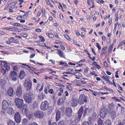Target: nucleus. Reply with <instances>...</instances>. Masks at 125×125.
Listing matches in <instances>:
<instances>
[{
    "mask_svg": "<svg viewBox=\"0 0 125 125\" xmlns=\"http://www.w3.org/2000/svg\"><path fill=\"white\" fill-rule=\"evenodd\" d=\"M34 94L32 91H30L23 94V98L25 102L28 104L31 103L34 99Z\"/></svg>",
    "mask_w": 125,
    "mask_h": 125,
    "instance_id": "obj_1",
    "label": "nucleus"
},
{
    "mask_svg": "<svg viewBox=\"0 0 125 125\" xmlns=\"http://www.w3.org/2000/svg\"><path fill=\"white\" fill-rule=\"evenodd\" d=\"M14 102L18 108H21L23 106L24 101L22 99L16 98H15Z\"/></svg>",
    "mask_w": 125,
    "mask_h": 125,
    "instance_id": "obj_2",
    "label": "nucleus"
},
{
    "mask_svg": "<svg viewBox=\"0 0 125 125\" xmlns=\"http://www.w3.org/2000/svg\"><path fill=\"white\" fill-rule=\"evenodd\" d=\"M83 110V107H81L78 110L77 114L74 115L75 121L79 122L81 120Z\"/></svg>",
    "mask_w": 125,
    "mask_h": 125,
    "instance_id": "obj_3",
    "label": "nucleus"
},
{
    "mask_svg": "<svg viewBox=\"0 0 125 125\" xmlns=\"http://www.w3.org/2000/svg\"><path fill=\"white\" fill-rule=\"evenodd\" d=\"M25 88L27 91H28L31 90L32 86V82L30 80H26L23 84Z\"/></svg>",
    "mask_w": 125,
    "mask_h": 125,
    "instance_id": "obj_4",
    "label": "nucleus"
},
{
    "mask_svg": "<svg viewBox=\"0 0 125 125\" xmlns=\"http://www.w3.org/2000/svg\"><path fill=\"white\" fill-rule=\"evenodd\" d=\"M87 97L84 95L82 94L80 96L78 100V103L80 105L83 104L84 103H87Z\"/></svg>",
    "mask_w": 125,
    "mask_h": 125,
    "instance_id": "obj_5",
    "label": "nucleus"
},
{
    "mask_svg": "<svg viewBox=\"0 0 125 125\" xmlns=\"http://www.w3.org/2000/svg\"><path fill=\"white\" fill-rule=\"evenodd\" d=\"M49 106L48 102L47 101H45L44 102H42V103L40 106V108L42 110L45 111L48 109Z\"/></svg>",
    "mask_w": 125,
    "mask_h": 125,
    "instance_id": "obj_6",
    "label": "nucleus"
},
{
    "mask_svg": "<svg viewBox=\"0 0 125 125\" xmlns=\"http://www.w3.org/2000/svg\"><path fill=\"white\" fill-rule=\"evenodd\" d=\"M34 116L39 118H42L44 116L43 112L40 110L36 111L34 113Z\"/></svg>",
    "mask_w": 125,
    "mask_h": 125,
    "instance_id": "obj_7",
    "label": "nucleus"
},
{
    "mask_svg": "<svg viewBox=\"0 0 125 125\" xmlns=\"http://www.w3.org/2000/svg\"><path fill=\"white\" fill-rule=\"evenodd\" d=\"M9 104L8 101L6 100H4L2 103V108L3 110L5 111L9 107Z\"/></svg>",
    "mask_w": 125,
    "mask_h": 125,
    "instance_id": "obj_8",
    "label": "nucleus"
},
{
    "mask_svg": "<svg viewBox=\"0 0 125 125\" xmlns=\"http://www.w3.org/2000/svg\"><path fill=\"white\" fill-rule=\"evenodd\" d=\"M107 109L105 108L104 107L100 110V116L102 118H104L107 113Z\"/></svg>",
    "mask_w": 125,
    "mask_h": 125,
    "instance_id": "obj_9",
    "label": "nucleus"
},
{
    "mask_svg": "<svg viewBox=\"0 0 125 125\" xmlns=\"http://www.w3.org/2000/svg\"><path fill=\"white\" fill-rule=\"evenodd\" d=\"M6 42L8 44H10L13 43L18 44L19 41L18 39H15L14 38L11 37L8 39Z\"/></svg>",
    "mask_w": 125,
    "mask_h": 125,
    "instance_id": "obj_10",
    "label": "nucleus"
},
{
    "mask_svg": "<svg viewBox=\"0 0 125 125\" xmlns=\"http://www.w3.org/2000/svg\"><path fill=\"white\" fill-rule=\"evenodd\" d=\"M9 77L13 81H16L17 80V74L15 71H12L9 75Z\"/></svg>",
    "mask_w": 125,
    "mask_h": 125,
    "instance_id": "obj_11",
    "label": "nucleus"
},
{
    "mask_svg": "<svg viewBox=\"0 0 125 125\" xmlns=\"http://www.w3.org/2000/svg\"><path fill=\"white\" fill-rule=\"evenodd\" d=\"M16 95L18 97H20L22 94V86L20 85L17 88L16 92Z\"/></svg>",
    "mask_w": 125,
    "mask_h": 125,
    "instance_id": "obj_12",
    "label": "nucleus"
},
{
    "mask_svg": "<svg viewBox=\"0 0 125 125\" xmlns=\"http://www.w3.org/2000/svg\"><path fill=\"white\" fill-rule=\"evenodd\" d=\"M15 120L16 123H20L21 122V115L19 112H17L14 115Z\"/></svg>",
    "mask_w": 125,
    "mask_h": 125,
    "instance_id": "obj_13",
    "label": "nucleus"
},
{
    "mask_svg": "<svg viewBox=\"0 0 125 125\" xmlns=\"http://www.w3.org/2000/svg\"><path fill=\"white\" fill-rule=\"evenodd\" d=\"M78 99L76 97L73 98L72 99L71 105L72 107H74L76 106L78 104Z\"/></svg>",
    "mask_w": 125,
    "mask_h": 125,
    "instance_id": "obj_14",
    "label": "nucleus"
},
{
    "mask_svg": "<svg viewBox=\"0 0 125 125\" xmlns=\"http://www.w3.org/2000/svg\"><path fill=\"white\" fill-rule=\"evenodd\" d=\"M119 10H118L115 14V20L117 21L119 19H121L123 16L122 13H119Z\"/></svg>",
    "mask_w": 125,
    "mask_h": 125,
    "instance_id": "obj_15",
    "label": "nucleus"
},
{
    "mask_svg": "<svg viewBox=\"0 0 125 125\" xmlns=\"http://www.w3.org/2000/svg\"><path fill=\"white\" fill-rule=\"evenodd\" d=\"M8 95L12 97L14 95V90L12 87H10L7 91Z\"/></svg>",
    "mask_w": 125,
    "mask_h": 125,
    "instance_id": "obj_16",
    "label": "nucleus"
},
{
    "mask_svg": "<svg viewBox=\"0 0 125 125\" xmlns=\"http://www.w3.org/2000/svg\"><path fill=\"white\" fill-rule=\"evenodd\" d=\"M72 109L70 107H67L66 108V114L68 117L71 116L72 113Z\"/></svg>",
    "mask_w": 125,
    "mask_h": 125,
    "instance_id": "obj_17",
    "label": "nucleus"
},
{
    "mask_svg": "<svg viewBox=\"0 0 125 125\" xmlns=\"http://www.w3.org/2000/svg\"><path fill=\"white\" fill-rule=\"evenodd\" d=\"M7 113L9 115H12L14 113L15 111L12 107H10L8 109Z\"/></svg>",
    "mask_w": 125,
    "mask_h": 125,
    "instance_id": "obj_18",
    "label": "nucleus"
},
{
    "mask_svg": "<svg viewBox=\"0 0 125 125\" xmlns=\"http://www.w3.org/2000/svg\"><path fill=\"white\" fill-rule=\"evenodd\" d=\"M6 84V81L2 79H0V86L2 88L4 89Z\"/></svg>",
    "mask_w": 125,
    "mask_h": 125,
    "instance_id": "obj_19",
    "label": "nucleus"
},
{
    "mask_svg": "<svg viewBox=\"0 0 125 125\" xmlns=\"http://www.w3.org/2000/svg\"><path fill=\"white\" fill-rule=\"evenodd\" d=\"M38 98L39 100H42L44 98H46L45 95L42 92L38 94Z\"/></svg>",
    "mask_w": 125,
    "mask_h": 125,
    "instance_id": "obj_20",
    "label": "nucleus"
},
{
    "mask_svg": "<svg viewBox=\"0 0 125 125\" xmlns=\"http://www.w3.org/2000/svg\"><path fill=\"white\" fill-rule=\"evenodd\" d=\"M23 108L22 110V111L23 114H28L27 112V111L28 110H27V105L26 104H25L23 105Z\"/></svg>",
    "mask_w": 125,
    "mask_h": 125,
    "instance_id": "obj_21",
    "label": "nucleus"
},
{
    "mask_svg": "<svg viewBox=\"0 0 125 125\" xmlns=\"http://www.w3.org/2000/svg\"><path fill=\"white\" fill-rule=\"evenodd\" d=\"M108 110H115V107L113 103H112L111 104H109L108 105Z\"/></svg>",
    "mask_w": 125,
    "mask_h": 125,
    "instance_id": "obj_22",
    "label": "nucleus"
},
{
    "mask_svg": "<svg viewBox=\"0 0 125 125\" xmlns=\"http://www.w3.org/2000/svg\"><path fill=\"white\" fill-rule=\"evenodd\" d=\"M25 75V72L24 71H21L19 75V77L20 79H23Z\"/></svg>",
    "mask_w": 125,
    "mask_h": 125,
    "instance_id": "obj_23",
    "label": "nucleus"
},
{
    "mask_svg": "<svg viewBox=\"0 0 125 125\" xmlns=\"http://www.w3.org/2000/svg\"><path fill=\"white\" fill-rule=\"evenodd\" d=\"M26 116L29 120H32L33 119V114L31 113H29L27 114Z\"/></svg>",
    "mask_w": 125,
    "mask_h": 125,
    "instance_id": "obj_24",
    "label": "nucleus"
},
{
    "mask_svg": "<svg viewBox=\"0 0 125 125\" xmlns=\"http://www.w3.org/2000/svg\"><path fill=\"white\" fill-rule=\"evenodd\" d=\"M19 30V29L16 27L12 26L9 27V30L11 31H17Z\"/></svg>",
    "mask_w": 125,
    "mask_h": 125,
    "instance_id": "obj_25",
    "label": "nucleus"
},
{
    "mask_svg": "<svg viewBox=\"0 0 125 125\" xmlns=\"http://www.w3.org/2000/svg\"><path fill=\"white\" fill-rule=\"evenodd\" d=\"M43 89L42 85H41V84H38L36 88V90L37 91H39V92H41Z\"/></svg>",
    "mask_w": 125,
    "mask_h": 125,
    "instance_id": "obj_26",
    "label": "nucleus"
},
{
    "mask_svg": "<svg viewBox=\"0 0 125 125\" xmlns=\"http://www.w3.org/2000/svg\"><path fill=\"white\" fill-rule=\"evenodd\" d=\"M57 53L59 55V56L61 58H64V53L60 50L57 49Z\"/></svg>",
    "mask_w": 125,
    "mask_h": 125,
    "instance_id": "obj_27",
    "label": "nucleus"
},
{
    "mask_svg": "<svg viewBox=\"0 0 125 125\" xmlns=\"http://www.w3.org/2000/svg\"><path fill=\"white\" fill-rule=\"evenodd\" d=\"M90 112L89 109L88 108H86L85 109L83 115L84 116H85L88 115Z\"/></svg>",
    "mask_w": 125,
    "mask_h": 125,
    "instance_id": "obj_28",
    "label": "nucleus"
},
{
    "mask_svg": "<svg viewBox=\"0 0 125 125\" xmlns=\"http://www.w3.org/2000/svg\"><path fill=\"white\" fill-rule=\"evenodd\" d=\"M67 71L68 72H64L63 74H72L73 75V72L74 71V70L73 69L70 68L68 69Z\"/></svg>",
    "mask_w": 125,
    "mask_h": 125,
    "instance_id": "obj_29",
    "label": "nucleus"
},
{
    "mask_svg": "<svg viewBox=\"0 0 125 125\" xmlns=\"http://www.w3.org/2000/svg\"><path fill=\"white\" fill-rule=\"evenodd\" d=\"M64 102L62 98H59L57 101L58 104L59 105H62L64 103Z\"/></svg>",
    "mask_w": 125,
    "mask_h": 125,
    "instance_id": "obj_30",
    "label": "nucleus"
},
{
    "mask_svg": "<svg viewBox=\"0 0 125 125\" xmlns=\"http://www.w3.org/2000/svg\"><path fill=\"white\" fill-rule=\"evenodd\" d=\"M29 12L28 11L25 12L24 14L22 16V17L24 19L29 18L30 16V14H29Z\"/></svg>",
    "mask_w": 125,
    "mask_h": 125,
    "instance_id": "obj_31",
    "label": "nucleus"
},
{
    "mask_svg": "<svg viewBox=\"0 0 125 125\" xmlns=\"http://www.w3.org/2000/svg\"><path fill=\"white\" fill-rule=\"evenodd\" d=\"M77 83L82 84H85L86 83V82L85 81V79L83 78H82L80 80L77 81Z\"/></svg>",
    "mask_w": 125,
    "mask_h": 125,
    "instance_id": "obj_32",
    "label": "nucleus"
},
{
    "mask_svg": "<svg viewBox=\"0 0 125 125\" xmlns=\"http://www.w3.org/2000/svg\"><path fill=\"white\" fill-rule=\"evenodd\" d=\"M61 114L60 112H57L56 113V121H58L61 117Z\"/></svg>",
    "mask_w": 125,
    "mask_h": 125,
    "instance_id": "obj_33",
    "label": "nucleus"
},
{
    "mask_svg": "<svg viewBox=\"0 0 125 125\" xmlns=\"http://www.w3.org/2000/svg\"><path fill=\"white\" fill-rule=\"evenodd\" d=\"M102 78L103 79H105V81L108 79H110L111 78V77L107 75L106 73H104V74L103 75V76H102Z\"/></svg>",
    "mask_w": 125,
    "mask_h": 125,
    "instance_id": "obj_34",
    "label": "nucleus"
},
{
    "mask_svg": "<svg viewBox=\"0 0 125 125\" xmlns=\"http://www.w3.org/2000/svg\"><path fill=\"white\" fill-rule=\"evenodd\" d=\"M103 125H111V121L109 119L106 120L104 122Z\"/></svg>",
    "mask_w": 125,
    "mask_h": 125,
    "instance_id": "obj_35",
    "label": "nucleus"
},
{
    "mask_svg": "<svg viewBox=\"0 0 125 125\" xmlns=\"http://www.w3.org/2000/svg\"><path fill=\"white\" fill-rule=\"evenodd\" d=\"M64 107L63 106H62L59 108L57 111L60 112V113L62 114L64 112Z\"/></svg>",
    "mask_w": 125,
    "mask_h": 125,
    "instance_id": "obj_36",
    "label": "nucleus"
},
{
    "mask_svg": "<svg viewBox=\"0 0 125 125\" xmlns=\"http://www.w3.org/2000/svg\"><path fill=\"white\" fill-rule=\"evenodd\" d=\"M50 86L48 85L47 86H45L44 89V92L46 94H47L48 93V88Z\"/></svg>",
    "mask_w": 125,
    "mask_h": 125,
    "instance_id": "obj_37",
    "label": "nucleus"
},
{
    "mask_svg": "<svg viewBox=\"0 0 125 125\" xmlns=\"http://www.w3.org/2000/svg\"><path fill=\"white\" fill-rule=\"evenodd\" d=\"M8 125H15V123L11 120L10 119L8 121Z\"/></svg>",
    "mask_w": 125,
    "mask_h": 125,
    "instance_id": "obj_38",
    "label": "nucleus"
},
{
    "mask_svg": "<svg viewBox=\"0 0 125 125\" xmlns=\"http://www.w3.org/2000/svg\"><path fill=\"white\" fill-rule=\"evenodd\" d=\"M63 93V89L61 87L59 88V92L58 93V96H61L62 94Z\"/></svg>",
    "mask_w": 125,
    "mask_h": 125,
    "instance_id": "obj_39",
    "label": "nucleus"
},
{
    "mask_svg": "<svg viewBox=\"0 0 125 125\" xmlns=\"http://www.w3.org/2000/svg\"><path fill=\"white\" fill-rule=\"evenodd\" d=\"M60 64L63 65L64 67H67L68 66V64L66 62L62 61H61L60 62Z\"/></svg>",
    "mask_w": 125,
    "mask_h": 125,
    "instance_id": "obj_40",
    "label": "nucleus"
},
{
    "mask_svg": "<svg viewBox=\"0 0 125 125\" xmlns=\"http://www.w3.org/2000/svg\"><path fill=\"white\" fill-rule=\"evenodd\" d=\"M4 67L6 68V70L7 71H8L10 69V66L8 65L7 63H6L4 64Z\"/></svg>",
    "mask_w": 125,
    "mask_h": 125,
    "instance_id": "obj_41",
    "label": "nucleus"
},
{
    "mask_svg": "<svg viewBox=\"0 0 125 125\" xmlns=\"http://www.w3.org/2000/svg\"><path fill=\"white\" fill-rule=\"evenodd\" d=\"M39 38V39L41 42H45V39L44 37L40 35L38 37Z\"/></svg>",
    "mask_w": 125,
    "mask_h": 125,
    "instance_id": "obj_42",
    "label": "nucleus"
},
{
    "mask_svg": "<svg viewBox=\"0 0 125 125\" xmlns=\"http://www.w3.org/2000/svg\"><path fill=\"white\" fill-rule=\"evenodd\" d=\"M33 106L34 108L37 107L38 105V103L37 101H34L33 103Z\"/></svg>",
    "mask_w": 125,
    "mask_h": 125,
    "instance_id": "obj_43",
    "label": "nucleus"
},
{
    "mask_svg": "<svg viewBox=\"0 0 125 125\" xmlns=\"http://www.w3.org/2000/svg\"><path fill=\"white\" fill-rule=\"evenodd\" d=\"M50 86H49L48 88V93L51 94H53L54 93L53 89H50Z\"/></svg>",
    "mask_w": 125,
    "mask_h": 125,
    "instance_id": "obj_44",
    "label": "nucleus"
},
{
    "mask_svg": "<svg viewBox=\"0 0 125 125\" xmlns=\"http://www.w3.org/2000/svg\"><path fill=\"white\" fill-rule=\"evenodd\" d=\"M27 122V120L26 118H24L23 119L22 122V124L24 125H26Z\"/></svg>",
    "mask_w": 125,
    "mask_h": 125,
    "instance_id": "obj_45",
    "label": "nucleus"
},
{
    "mask_svg": "<svg viewBox=\"0 0 125 125\" xmlns=\"http://www.w3.org/2000/svg\"><path fill=\"white\" fill-rule=\"evenodd\" d=\"M113 44L109 46V47L108 49V53H110L111 52L113 49Z\"/></svg>",
    "mask_w": 125,
    "mask_h": 125,
    "instance_id": "obj_46",
    "label": "nucleus"
},
{
    "mask_svg": "<svg viewBox=\"0 0 125 125\" xmlns=\"http://www.w3.org/2000/svg\"><path fill=\"white\" fill-rule=\"evenodd\" d=\"M90 90L92 92L93 94L95 96L99 95V92H95L94 91H93L92 90Z\"/></svg>",
    "mask_w": 125,
    "mask_h": 125,
    "instance_id": "obj_47",
    "label": "nucleus"
},
{
    "mask_svg": "<svg viewBox=\"0 0 125 125\" xmlns=\"http://www.w3.org/2000/svg\"><path fill=\"white\" fill-rule=\"evenodd\" d=\"M46 35L49 38H53L54 37V35L52 34L47 33L46 34Z\"/></svg>",
    "mask_w": 125,
    "mask_h": 125,
    "instance_id": "obj_48",
    "label": "nucleus"
},
{
    "mask_svg": "<svg viewBox=\"0 0 125 125\" xmlns=\"http://www.w3.org/2000/svg\"><path fill=\"white\" fill-rule=\"evenodd\" d=\"M103 123L102 120L100 118L97 121L98 125H102Z\"/></svg>",
    "mask_w": 125,
    "mask_h": 125,
    "instance_id": "obj_49",
    "label": "nucleus"
},
{
    "mask_svg": "<svg viewBox=\"0 0 125 125\" xmlns=\"http://www.w3.org/2000/svg\"><path fill=\"white\" fill-rule=\"evenodd\" d=\"M73 73V75L78 76H81L82 75L81 73L79 72H74Z\"/></svg>",
    "mask_w": 125,
    "mask_h": 125,
    "instance_id": "obj_50",
    "label": "nucleus"
},
{
    "mask_svg": "<svg viewBox=\"0 0 125 125\" xmlns=\"http://www.w3.org/2000/svg\"><path fill=\"white\" fill-rule=\"evenodd\" d=\"M107 48V47L106 46L105 47H104L102 49V50L101 51V55H102L104 53V52L106 50Z\"/></svg>",
    "mask_w": 125,
    "mask_h": 125,
    "instance_id": "obj_51",
    "label": "nucleus"
},
{
    "mask_svg": "<svg viewBox=\"0 0 125 125\" xmlns=\"http://www.w3.org/2000/svg\"><path fill=\"white\" fill-rule=\"evenodd\" d=\"M66 88L70 91H72L73 90V89L72 86L69 84L68 85H66Z\"/></svg>",
    "mask_w": 125,
    "mask_h": 125,
    "instance_id": "obj_52",
    "label": "nucleus"
},
{
    "mask_svg": "<svg viewBox=\"0 0 125 125\" xmlns=\"http://www.w3.org/2000/svg\"><path fill=\"white\" fill-rule=\"evenodd\" d=\"M6 71L4 69L2 68L1 70V73L2 74L4 75L5 74Z\"/></svg>",
    "mask_w": 125,
    "mask_h": 125,
    "instance_id": "obj_53",
    "label": "nucleus"
},
{
    "mask_svg": "<svg viewBox=\"0 0 125 125\" xmlns=\"http://www.w3.org/2000/svg\"><path fill=\"white\" fill-rule=\"evenodd\" d=\"M108 112L111 115L112 114H113V113H116V112L115 110H108Z\"/></svg>",
    "mask_w": 125,
    "mask_h": 125,
    "instance_id": "obj_54",
    "label": "nucleus"
},
{
    "mask_svg": "<svg viewBox=\"0 0 125 125\" xmlns=\"http://www.w3.org/2000/svg\"><path fill=\"white\" fill-rule=\"evenodd\" d=\"M63 36L65 38L69 41H70L71 40L70 37L68 35L66 34H64Z\"/></svg>",
    "mask_w": 125,
    "mask_h": 125,
    "instance_id": "obj_55",
    "label": "nucleus"
},
{
    "mask_svg": "<svg viewBox=\"0 0 125 125\" xmlns=\"http://www.w3.org/2000/svg\"><path fill=\"white\" fill-rule=\"evenodd\" d=\"M58 125H65L64 121L63 120L60 121L58 123Z\"/></svg>",
    "mask_w": 125,
    "mask_h": 125,
    "instance_id": "obj_56",
    "label": "nucleus"
},
{
    "mask_svg": "<svg viewBox=\"0 0 125 125\" xmlns=\"http://www.w3.org/2000/svg\"><path fill=\"white\" fill-rule=\"evenodd\" d=\"M53 33L56 38H58V39L60 38V37L59 36V34L58 33H57L56 32L54 31L53 32Z\"/></svg>",
    "mask_w": 125,
    "mask_h": 125,
    "instance_id": "obj_57",
    "label": "nucleus"
},
{
    "mask_svg": "<svg viewBox=\"0 0 125 125\" xmlns=\"http://www.w3.org/2000/svg\"><path fill=\"white\" fill-rule=\"evenodd\" d=\"M124 41H122L121 42H120L119 43L117 47V48L118 49H119L121 46L123 45V44L124 43Z\"/></svg>",
    "mask_w": 125,
    "mask_h": 125,
    "instance_id": "obj_58",
    "label": "nucleus"
},
{
    "mask_svg": "<svg viewBox=\"0 0 125 125\" xmlns=\"http://www.w3.org/2000/svg\"><path fill=\"white\" fill-rule=\"evenodd\" d=\"M109 93L108 92H99V95H103L104 94H106V95L108 94Z\"/></svg>",
    "mask_w": 125,
    "mask_h": 125,
    "instance_id": "obj_59",
    "label": "nucleus"
},
{
    "mask_svg": "<svg viewBox=\"0 0 125 125\" xmlns=\"http://www.w3.org/2000/svg\"><path fill=\"white\" fill-rule=\"evenodd\" d=\"M125 108L121 106V114H123L125 112Z\"/></svg>",
    "mask_w": 125,
    "mask_h": 125,
    "instance_id": "obj_60",
    "label": "nucleus"
},
{
    "mask_svg": "<svg viewBox=\"0 0 125 125\" xmlns=\"http://www.w3.org/2000/svg\"><path fill=\"white\" fill-rule=\"evenodd\" d=\"M110 115L112 119L115 118L116 116V112L115 113L112 114Z\"/></svg>",
    "mask_w": 125,
    "mask_h": 125,
    "instance_id": "obj_61",
    "label": "nucleus"
},
{
    "mask_svg": "<svg viewBox=\"0 0 125 125\" xmlns=\"http://www.w3.org/2000/svg\"><path fill=\"white\" fill-rule=\"evenodd\" d=\"M48 70L51 72L49 73L50 74H52L53 73H56V71H54L53 69H48Z\"/></svg>",
    "mask_w": 125,
    "mask_h": 125,
    "instance_id": "obj_62",
    "label": "nucleus"
},
{
    "mask_svg": "<svg viewBox=\"0 0 125 125\" xmlns=\"http://www.w3.org/2000/svg\"><path fill=\"white\" fill-rule=\"evenodd\" d=\"M41 12L42 15H43V16L45 15V9L42 8L41 9Z\"/></svg>",
    "mask_w": 125,
    "mask_h": 125,
    "instance_id": "obj_63",
    "label": "nucleus"
},
{
    "mask_svg": "<svg viewBox=\"0 0 125 125\" xmlns=\"http://www.w3.org/2000/svg\"><path fill=\"white\" fill-rule=\"evenodd\" d=\"M82 125H89V124L88 121H84Z\"/></svg>",
    "mask_w": 125,
    "mask_h": 125,
    "instance_id": "obj_64",
    "label": "nucleus"
}]
</instances>
